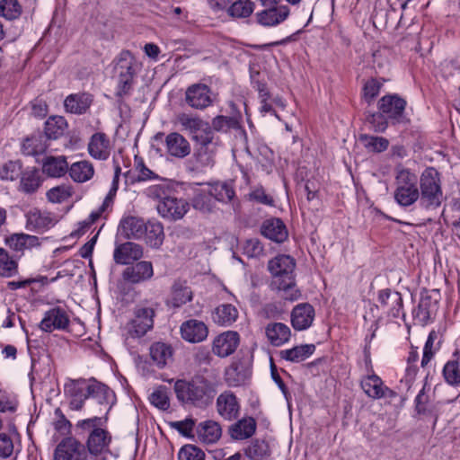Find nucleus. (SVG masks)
I'll use <instances>...</instances> for the list:
<instances>
[{
    "instance_id": "59",
    "label": "nucleus",
    "mask_w": 460,
    "mask_h": 460,
    "mask_svg": "<svg viewBox=\"0 0 460 460\" xmlns=\"http://www.w3.org/2000/svg\"><path fill=\"white\" fill-rule=\"evenodd\" d=\"M17 269V263L12 260L4 249L0 248V270L4 276H12Z\"/></svg>"
},
{
    "instance_id": "7",
    "label": "nucleus",
    "mask_w": 460,
    "mask_h": 460,
    "mask_svg": "<svg viewBox=\"0 0 460 460\" xmlns=\"http://www.w3.org/2000/svg\"><path fill=\"white\" fill-rule=\"evenodd\" d=\"M420 205L425 208H438L442 201V190L438 178V172L434 169H427L420 179Z\"/></svg>"
},
{
    "instance_id": "24",
    "label": "nucleus",
    "mask_w": 460,
    "mask_h": 460,
    "mask_svg": "<svg viewBox=\"0 0 460 460\" xmlns=\"http://www.w3.org/2000/svg\"><path fill=\"white\" fill-rule=\"evenodd\" d=\"M167 153L176 158H184L190 153L189 141L180 133L172 132L165 137Z\"/></svg>"
},
{
    "instance_id": "17",
    "label": "nucleus",
    "mask_w": 460,
    "mask_h": 460,
    "mask_svg": "<svg viewBox=\"0 0 460 460\" xmlns=\"http://www.w3.org/2000/svg\"><path fill=\"white\" fill-rule=\"evenodd\" d=\"M69 318L66 311L60 307H54L47 311L40 323V328L51 332L54 330H64L68 326Z\"/></svg>"
},
{
    "instance_id": "8",
    "label": "nucleus",
    "mask_w": 460,
    "mask_h": 460,
    "mask_svg": "<svg viewBox=\"0 0 460 460\" xmlns=\"http://www.w3.org/2000/svg\"><path fill=\"white\" fill-rule=\"evenodd\" d=\"M176 123L181 126V130L188 132L197 142H212V128L209 123L200 117L181 112L176 115Z\"/></svg>"
},
{
    "instance_id": "56",
    "label": "nucleus",
    "mask_w": 460,
    "mask_h": 460,
    "mask_svg": "<svg viewBox=\"0 0 460 460\" xmlns=\"http://www.w3.org/2000/svg\"><path fill=\"white\" fill-rule=\"evenodd\" d=\"M71 195L72 188L66 184L56 186L47 192V198L52 203H62L69 199Z\"/></svg>"
},
{
    "instance_id": "47",
    "label": "nucleus",
    "mask_w": 460,
    "mask_h": 460,
    "mask_svg": "<svg viewBox=\"0 0 460 460\" xmlns=\"http://www.w3.org/2000/svg\"><path fill=\"white\" fill-rule=\"evenodd\" d=\"M248 372L243 367L234 363L226 369L225 378L229 386H239L244 384Z\"/></svg>"
},
{
    "instance_id": "26",
    "label": "nucleus",
    "mask_w": 460,
    "mask_h": 460,
    "mask_svg": "<svg viewBox=\"0 0 460 460\" xmlns=\"http://www.w3.org/2000/svg\"><path fill=\"white\" fill-rule=\"evenodd\" d=\"M378 301L382 306L387 308L388 314L397 318L402 313V298L399 292L391 289H382L378 294Z\"/></svg>"
},
{
    "instance_id": "49",
    "label": "nucleus",
    "mask_w": 460,
    "mask_h": 460,
    "mask_svg": "<svg viewBox=\"0 0 460 460\" xmlns=\"http://www.w3.org/2000/svg\"><path fill=\"white\" fill-rule=\"evenodd\" d=\"M22 13V8L18 0H0V16L13 21L18 19Z\"/></svg>"
},
{
    "instance_id": "2",
    "label": "nucleus",
    "mask_w": 460,
    "mask_h": 460,
    "mask_svg": "<svg viewBox=\"0 0 460 460\" xmlns=\"http://www.w3.org/2000/svg\"><path fill=\"white\" fill-rule=\"evenodd\" d=\"M174 392L180 402L199 408L209 405L217 394L215 385L203 377H196L191 381L177 380Z\"/></svg>"
},
{
    "instance_id": "60",
    "label": "nucleus",
    "mask_w": 460,
    "mask_h": 460,
    "mask_svg": "<svg viewBox=\"0 0 460 460\" xmlns=\"http://www.w3.org/2000/svg\"><path fill=\"white\" fill-rule=\"evenodd\" d=\"M236 125V120L232 117L226 116H217L213 119L212 124L210 127L217 131H226L231 128H234Z\"/></svg>"
},
{
    "instance_id": "29",
    "label": "nucleus",
    "mask_w": 460,
    "mask_h": 460,
    "mask_svg": "<svg viewBox=\"0 0 460 460\" xmlns=\"http://www.w3.org/2000/svg\"><path fill=\"white\" fill-rule=\"evenodd\" d=\"M68 164L64 155H48L42 160V172L52 178H59L66 174Z\"/></svg>"
},
{
    "instance_id": "52",
    "label": "nucleus",
    "mask_w": 460,
    "mask_h": 460,
    "mask_svg": "<svg viewBox=\"0 0 460 460\" xmlns=\"http://www.w3.org/2000/svg\"><path fill=\"white\" fill-rule=\"evenodd\" d=\"M152 405L161 411H167L170 408V399L165 386H159L154 390L149 397Z\"/></svg>"
},
{
    "instance_id": "18",
    "label": "nucleus",
    "mask_w": 460,
    "mask_h": 460,
    "mask_svg": "<svg viewBox=\"0 0 460 460\" xmlns=\"http://www.w3.org/2000/svg\"><path fill=\"white\" fill-rule=\"evenodd\" d=\"M217 411L226 420L236 419L240 411V404L236 396L230 391L219 394L217 399Z\"/></svg>"
},
{
    "instance_id": "38",
    "label": "nucleus",
    "mask_w": 460,
    "mask_h": 460,
    "mask_svg": "<svg viewBox=\"0 0 460 460\" xmlns=\"http://www.w3.org/2000/svg\"><path fill=\"white\" fill-rule=\"evenodd\" d=\"M42 179L37 168H28L21 175L20 190L27 194L34 193L41 185Z\"/></svg>"
},
{
    "instance_id": "30",
    "label": "nucleus",
    "mask_w": 460,
    "mask_h": 460,
    "mask_svg": "<svg viewBox=\"0 0 460 460\" xmlns=\"http://www.w3.org/2000/svg\"><path fill=\"white\" fill-rule=\"evenodd\" d=\"M89 154L95 159L106 160L111 153L110 140L104 133H95L88 144Z\"/></svg>"
},
{
    "instance_id": "28",
    "label": "nucleus",
    "mask_w": 460,
    "mask_h": 460,
    "mask_svg": "<svg viewBox=\"0 0 460 460\" xmlns=\"http://www.w3.org/2000/svg\"><path fill=\"white\" fill-rule=\"evenodd\" d=\"M146 224L141 218L128 217L120 221L119 232L128 239H140L146 232Z\"/></svg>"
},
{
    "instance_id": "57",
    "label": "nucleus",
    "mask_w": 460,
    "mask_h": 460,
    "mask_svg": "<svg viewBox=\"0 0 460 460\" xmlns=\"http://www.w3.org/2000/svg\"><path fill=\"white\" fill-rule=\"evenodd\" d=\"M205 453L194 445H185L178 453V460H205Z\"/></svg>"
},
{
    "instance_id": "3",
    "label": "nucleus",
    "mask_w": 460,
    "mask_h": 460,
    "mask_svg": "<svg viewBox=\"0 0 460 460\" xmlns=\"http://www.w3.org/2000/svg\"><path fill=\"white\" fill-rule=\"evenodd\" d=\"M103 422L102 418L93 417L79 420L75 425L82 432H89L84 446L90 460H106V454L110 453L112 438L107 429L102 428Z\"/></svg>"
},
{
    "instance_id": "11",
    "label": "nucleus",
    "mask_w": 460,
    "mask_h": 460,
    "mask_svg": "<svg viewBox=\"0 0 460 460\" xmlns=\"http://www.w3.org/2000/svg\"><path fill=\"white\" fill-rule=\"evenodd\" d=\"M214 94L211 89L204 84H195L189 86L185 93V101L193 109L204 110L212 105Z\"/></svg>"
},
{
    "instance_id": "12",
    "label": "nucleus",
    "mask_w": 460,
    "mask_h": 460,
    "mask_svg": "<svg viewBox=\"0 0 460 460\" xmlns=\"http://www.w3.org/2000/svg\"><path fill=\"white\" fill-rule=\"evenodd\" d=\"M405 106L406 101L396 94L385 95L378 102L379 111L398 123L404 121Z\"/></svg>"
},
{
    "instance_id": "23",
    "label": "nucleus",
    "mask_w": 460,
    "mask_h": 460,
    "mask_svg": "<svg viewBox=\"0 0 460 460\" xmlns=\"http://www.w3.org/2000/svg\"><path fill=\"white\" fill-rule=\"evenodd\" d=\"M26 217V228L31 231L43 232L57 223L51 213L39 209L30 211Z\"/></svg>"
},
{
    "instance_id": "5",
    "label": "nucleus",
    "mask_w": 460,
    "mask_h": 460,
    "mask_svg": "<svg viewBox=\"0 0 460 460\" xmlns=\"http://www.w3.org/2000/svg\"><path fill=\"white\" fill-rule=\"evenodd\" d=\"M394 183V197L401 207H410L420 199L418 177L410 170L404 168L398 169Z\"/></svg>"
},
{
    "instance_id": "13",
    "label": "nucleus",
    "mask_w": 460,
    "mask_h": 460,
    "mask_svg": "<svg viewBox=\"0 0 460 460\" xmlns=\"http://www.w3.org/2000/svg\"><path fill=\"white\" fill-rule=\"evenodd\" d=\"M240 336L234 331L225 332L217 336L213 341L212 351L220 358L233 354L239 346Z\"/></svg>"
},
{
    "instance_id": "9",
    "label": "nucleus",
    "mask_w": 460,
    "mask_h": 460,
    "mask_svg": "<svg viewBox=\"0 0 460 460\" xmlns=\"http://www.w3.org/2000/svg\"><path fill=\"white\" fill-rule=\"evenodd\" d=\"M54 460H90L85 446L74 438H64L56 447Z\"/></svg>"
},
{
    "instance_id": "34",
    "label": "nucleus",
    "mask_w": 460,
    "mask_h": 460,
    "mask_svg": "<svg viewBox=\"0 0 460 460\" xmlns=\"http://www.w3.org/2000/svg\"><path fill=\"white\" fill-rule=\"evenodd\" d=\"M92 102V97L88 93L70 94L65 99L64 107L67 112L83 114L89 109Z\"/></svg>"
},
{
    "instance_id": "31",
    "label": "nucleus",
    "mask_w": 460,
    "mask_h": 460,
    "mask_svg": "<svg viewBox=\"0 0 460 460\" xmlns=\"http://www.w3.org/2000/svg\"><path fill=\"white\" fill-rule=\"evenodd\" d=\"M196 430L199 439L206 444L217 442L222 435V429L219 423L210 420L200 422L197 426Z\"/></svg>"
},
{
    "instance_id": "35",
    "label": "nucleus",
    "mask_w": 460,
    "mask_h": 460,
    "mask_svg": "<svg viewBox=\"0 0 460 460\" xmlns=\"http://www.w3.org/2000/svg\"><path fill=\"white\" fill-rule=\"evenodd\" d=\"M199 147L194 154V157L197 164V168L203 170L206 168H212L216 163V151L215 146L211 143L199 142Z\"/></svg>"
},
{
    "instance_id": "45",
    "label": "nucleus",
    "mask_w": 460,
    "mask_h": 460,
    "mask_svg": "<svg viewBox=\"0 0 460 460\" xmlns=\"http://www.w3.org/2000/svg\"><path fill=\"white\" fill-rule=\"evenodd\" d=\"M245 456L251 460H267L270 449L266 441L255 439L245 448Z\"/></svg>"
},
{
    "instance_id": "10",
    "label": "nucleus",
    "mask_w": 460,
    "mask_h": 460,
    "mask_svg": "<svg viewBox=\"0 0 460 460\" xmlns=\"http://www.w3.org/2000/svg\"><path fill=\"white\" fill-rule=\"evenodd\" d=\"M189 203L183 199L176 197H164L157 204V211L161 217L168 220H180L188 212Z\"/></svg>"
},
{
    "instance_id": "50",
    "label": "nucleus",
    "mask_w": 460,
    "mask_h": 460,
    "mask_svg": "<svg viewBox=\"0 0 460 460\" xmlns=\"http://www.w3.org/2000/svg\"><path fill=\"white\" fill-rule=\"evenodd\" d=\"M359 140L368 151L376 153L386 150L389 146V141L383 137L363 134L359 136Z\"/></svg>"
},
{
    "instance_id": "40",
    "label": "nucleus",
    "mask_w": 460,
    "mask_h": 460,
    "mask_svg": "<svg viewBox=\"0 0 460 460\" xmlns=\"http://www.w3.org/2000/svg\"><path fill=\"white\" fill-rule=\"evenodd\" d=\"M67 172L71 179L79 183L89 181L94 174L93 164L85 160L72 164L71 166L68 167Z\"/></svg>"
},
{
    "instance_id": "44",
    "label": "nucleus",
    "mask_w": 460,
    "mask_h": 460,
    "mask_svg": "<svg viewBox=\"0 0 460 460\" xmlns=\"http://www.w3.org/2000/svg\"><path fill=\"white\" fill-rule=\"evenodd\" d=\"M146 232H145V237L146 243L154 248H158L164 242V227L161 223L148 221L146 224Z\"/></svg>"
},
{
    "instance_id": "39",
    "label": "nucleus",
    "mask_w": 460,
    "mask_h": 460,
    "mask_svg": "<svg viewBox=\"0 0 460 460\" xmlns=\"http://www.w3.org/2000/svg\"><path fill=\"white\" fill-rule=\"evenodd\" d=\"M67 122L62 116L49 117L45 122L44 134L47 139L57 140L61 137L67 129Z\"/></svg>"
},
{
    "instance_id": "46",
    "label": "nucleus",
    "mask_w": 460,
    "mask_h": 460,
    "mask_svg": "<svg viewBox=\"0 0 460 460\" xmlns=\"http://www.w3.org/2000/svg\"><path fill=\"white\" fill-rule=\"evenodd\" d=\"M192 207L202 213H210L215 208V201L209 190H199L192 199Z\"/></svg>"
},
{
    "instance_id": "22",
    "label": "nucleus",
    "mask_w": 460,
    "mask_h": 460,
    "mask_svg": "<svg viewBox=\"0 0 460 460\" xmlns=\"http://www.w3.org/2000/svg\"><path fill=\"white\" fill-rule=\"evenodd\" d=\"M181 334L183 340L198 343L203 341L208 337V330L203 322L191 319L182 323Z\"/></svg>"
},
{
    "instance_id": "55",
    "label": "nucleus",
    "mask_w": 460,
    "mask_h": 460,
    "mask_svg": "<svg viewBox=\"0 0 460 460\" xmlns=\"http://www.w3.org/2000/svg\"><path fill=\"white\" fill-rule=\"evenodd\" d=\"M22 172V164L20 161H9L0 170V178L13 181L21 177Z\"/></svg>"
},
{
    "instance_id": "62",
    "label": "nucleus",
    "mask_w": 460,
    "mask_h": 460,
    "mask_svg": "<svg viewBox=\"0 0 460 460\" xmlns=\"http://www.w3.org/2000/svg\"><path fill=\"white\" fill-rule=\"evenodd\" d=\"M243 253L248 257H258L263 252V247L259 240H247L243 246Z\"/></svg>"
},
{
    "instance_id": "19",
    "label": "nucleus",
    "mask_w": 460,
    "mask_h": 460,
    "mask_svg": "<svg viewBox=\"0 0 460 460\" xmlns=\"http://www.w3.org/2000/svg\"><path fill=\"white\" fill-rule=\"evenodd\" d=\"M290 10L287 5L279 7H264L255 14L256 21L264 27L276 26L284 22L289 15Z\"/></svg>"
},
{
    "instance_id": "53",
    "label": "nucleus",
    "mask_w": 460,
    "mask_h": 460,
    "mask_svg": "<svg viewBox=\"0 0 460 460\" xmlns=\"http://www.w3.org/2000/svg\"><path fill=\"white\" fill-rule=\"evenodd\" d=\"M171 429L177 430L181 436L192 438H194V429L196 428V420L188 417L182 420L169 421Z\"/></svg>"
},
{
    "instance_id": "51",
    "label": "nucleus",
    "mask_w": 460,
    "mask_h": 460,
    "mask_svg": "<svg viewBox=\"0 0 460 460\" xmlns=\"http://www.w3.org/2000/svg\"><path fill=\"white\" fill-rule=\"evenodd\" d=\"M254 4L250 0L234 2L227 9V13L234 18H246L253 12Z\"/></svg>"
},
{
    "instance_id": "48",
    "label": "nucleus",
    "mask_w": 460,
    "mask_h": 460,
    "mask_svg": "<svg viewBox=\"0 0 460 460\" xmlns=\"http://www.w3.org/2000/svg\"><path fill=\"white\" fill-rule=\"evenodd\" d=\"M134 170L136 174L132 180L133 183L152 180H160L159 175L146 167L144 161L137 156L135 157Z\"/></svg>"
},
{
    "instance_id": "33",
    "label": "nucleus",
    "mask_w": 460,
    "mask_h": 460,
    "mask_svg": "<svg viewBox=\"0 0 460 460\" xmlns=\"http://www.w3.org/2000/svg\"><path fill=\"white\" fill-rule=\"evenodd\" d=\"M256 426V421L252 417H245L230 426L229 434L234 439L243 440L255 433Z\"/></svg>"
},
{
    "instance_id": "37",
    "label": "nucleus",
    "mask_w": 460,
    "mask_h": 460,
    "mask_svg": "<svg viewBox=\"0 0 460 460\" xmlns=\"http://www.w3.org/2000/svg\"><path fill=\"white\" fill-rule=\"evenodd\" d=\"M314 350L315 346L314 344H303L289 349L280 350L279 357L287 361L299 363L313 355Z\"/></svg>"
},
{
    "instance_id": "1",
    "label": "nucleus",
    "mask_w": 460,
    "mask_h": 460,
    "mask_svg": "<svg viewBox=\"0 0 460 460\" xmlns=\"http://www.w3.org/2000/svg\"><path fill=\"white\" fill-rule=\"evenodd\" d=\"M295 260L289 255L276 256L268 263V269L273 277L272 286L281 293L283 299L289 301L297 300L301 296L295 282Z\"/></svg>"
},
{
    "instance_id": "32",
    "label": "nucleus",
    "mask_w": 460,
    "mask_h": 460,
    "mask_svg": "<svg viewBox=\"0 0 460 460\" xmlns=\"http://www.w3.org/2000/svg\"><path fill=\"white\" fill-rule=\"evenodd\" d=\"M265 333L270 343L278 347L289 341L291 331L285 323H271L266 326Z\"/></svg>"
},
{
    "instance_id": "15",
    "label": "nucleus",
    "mask_w": 460,
    "mask_h": 460,
    "mask_svg": "<svg viewBox=\"0 0 460 460\" xmlns=\"http://www.w3.org/2000/svg\"><path fill=\"white\" fill-rule=\"evenodd\" d=\"M361 387L365 394L372 399H392L396 396V393L385 386L382 379L375 374L366 376L361 381Z\"/></svg>"
},
{
    "instance_id": "64",
    "label": "nucleus",
    "mask_w": 460,
    "mask_h": 460,
    "mask_svg": "<svg viewBox=\"0 0 460 460\" xmlns=\"http://www.w3.org/2000/svg\"><path fill=\"white\" fill-rule=\"evenodd\" d=\"M14 445L12 438L5 434L0 433V457L7 458L12 456Z\"/></svg>"
},
{
    "instance_id": "61",
    "label": "nucleus",
    "mask_w": 460,
    "mask_h": 460,
    "mask_svg": "<svg viewBox=\"0 0 460 460\" xmlns=\"http://www.w3.org/2000/svg\"><path fill=\"white\" fill-rule=\"evenodd\" d=\"M367 121L372 125L374 130L376 132H384L387 128V120L382 111L368 115Z\"/></svg>"
},
{
    "instance_id": "58",
    "label": "nucleus",
    "mask_w": 460,
    "mask_h": 460,
    "mask_svg": "<svg viewBox=\"0 0 460 460\" xmlns=\"http://www.w3.org/2000/svg\"><path fill=\"white\" fill-rule=\"evenodd\" d=\"M162 182L158 184H154L149 186L145 190V194L153 199H160V201L164 199V197H168L167 192L169 190V186L164 180H162Z\"/></svg>"
},
{
    "instance_id": "4",
    "label": "nucleus",
    "mask_w": 460,
    "mask_h": 460,
    "mask_svg": "<svg viewBox=\"0 0 460 460\" xmlns=\"http://www.w3.org/2000/svg\"><path fill=\"white\" fill-rule=\"evenodd\" d=\"M69 395V406L72 410L79 411L83 408L84 401L93 398L102 404L107 400L108 387L96 380L86 383L84 380H73L65 386Z\"/></svg>"
},
{
    "instance_id": "42",
    "label": "nucleus",
    "mask_w": 460,
    "mask_h": 460,
    "mask_svg": "<svg viewBox=\"0 0 460 460\" xmlns=\"http://www.w3.org/2000/svg\"><path fill=\"white\" fill-rule=\"evenodd\" d=\"M45 136L40 134L27 137L22 143V152L26 155H36L44 153L48 148Z\"/></svg>"
},
{
    "instance_id": "43",
    "label": "nucleus",
    "mask_w": 460,
    "mask_h": 460,
    "mask_svg": "<svg viewBox=\"0 0 460 460\" xmlns=\"http://www.w3.org/2000/svg\"><path fill=\"white\" fill-rule=\"evenodd\" d=\"M208 190L212 198L222 203L230 202L235 195L233 186L225 181L209 184Z\"/></svg>"
},
{
    "instance_id": "20",
    "label": "nucleus",
    "mask_w": 460,
    "mask_h": 460,
    "mask_svg": "<svg viewBox=\"0 0 460 460\" xmlns=\"http://www.w3.org/2000/svg\"><path fill=\"white\" fill-rule=\"evenodd\" d=\"M143 256V248L140 244L126 242L114 249L113 260L117 264L126 265Z\"/></svg>"
},
{
    "instance_id": "63",
    "label": "nucleus",
    "mask_w": 460,
    "mask_h": 460,
    "mask_svg": "<svg viewBox=\"0 0 460 460\" xmlns=\"http://www.w3.org/2000/svg\"><path fill=\"white\" fill-rule=\"evenodd\" d=\"M382 84L376 79L368 80L364 86V97L370 102L379 94Z\"/></svg>"
},
{
    "instance_id": "25",
    "label": "nucleus",
    "mask_w": 460,
    "mask_h": 460,
    "mask_svg": "<svg viewBox=\"0 0 460 460\" xmlns=\"http://www.w3.org/2000/svg\"><path fill=\"white\" fill-rule=\"evenodd\" d=\"M261 233L276 243L284 242L288 235L285 224L279 218L266 219L261 226Z\"/></svg>"
},
{
    "instance_id": "54",
    "label": "nucleus",
    "mask_w": 460,
    "mask_h": 460,
    "mask_svg": "<svg viewBox=\"0 0 460 460\" xmlns=\"http://www.w3.org/2000/svg\"><path fill=\"white\" fill-rule=\"evenodd\" d=\"M443 376L447 384L460 385V358L448 361L443 368Z\"/></svg>"
},
{
    "instance_id": "16",
    "label": "nucleus",
    "mask_w": 460,
    "mask_h": 460,
    "mask_svg": "<svg viewBox=\"0 0 460 460\" xmlns=\"http://www.w3.org/2000/svg\"><path fill=\"white\" fill-rule=\"evenodd\" d=\"M154 275L150 261H141L128 266L122 272V278L130 284H138L150 279Z\"/></svg>"
},
{
    "instance_id": "27",
    "label": "nucleus",
    "mask_w": 460,
    "mask_h": 460,
    "mask_svg": "<svg viewBox=\"0 0 460 460\" xmlns=\"http://www.w3.org/2000/svg\"><path fill=\"white\" fill-rule=\"evenodd\" d=\"M193 292L186 281L176 280L171 288V295L168 304L174 308H179L191 301Z\"/></svg>"
},
{
    "instance_id": "21",
    "label": "nucleus",
    "mask_w": 460,
    "mask_h": 460,
    "mask_svg": "<svg viewBox=\"0 0 460 460\" xmlns=\"http://www.w3.org/2000/svg\"><path fill=\"white\" fill-rule=\"evenodd\" d=\"M314 318V309L308 303L296 305L291 313V323L295 330L303 331L309 328Z\"/></svg>"
},
{
    "instance_id": "14",
    "label": "nucleus",
    "mask_w": 460,
    "mask_h": 460,
    "mask_svg": "<svg viewBox=\"0 0 460 460\" xmlns=\"http://www.w3.org/2000/svg\"><path fill=\"white\" fill-rule=\"evenodd\" d=\"M155 311L150 307H137L130 323L129 332L136 337L144 336L154 326Z\"/></svg>"
},
{
    "instance_id": "36",
    "label": "nucleus",
    "mask_w": 460,
    "mask_h": 460,
    "mask_svg": "<svg viewBox=\"0 0 460 460\" xmlns=\"http://www.w3.org/2000/svg\"><path fill=\"white\" fill-rule=\"evenodd\" d=\"M237 317L238 311L231 304L219 305L212 312L213 322L221 326L231 325L236 321Z\"/></svg>"
},
{
    "instance_id": "6",
    "label": "nucleus",
    "mask_w": 460,
    "mask_h": 460,
    "mask_svg": "<svg viewBox=\"0 0 460 460\" xmlns=\"http://www.w3.org/2000/svg\"><path fill=\"white\" fill-rule=\"evenodd\" d=\"M114 62L118 74V95H127L132 88L137 60L129 50H122Z\"/></svg>"
},
{
    "instance_id": "41",
    "label": "nucleus",
    "mask_w": 460,
    "mask_h": 460,
    "mask_svg": "<svg viewBox=\"0 0 460 460\" xmlns=\"http://www.w3.org/2000/svg\"><path fill=\"white\" fill-rule=\"evenodd\" d=\"M150 357L153 362L159 367L163 368L167 365L172 357V349L170 345L164 342H155L150 347Z\"/></svg>"
}]
</instances>
